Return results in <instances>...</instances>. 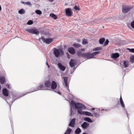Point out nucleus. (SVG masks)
Here are the masks:
<instances>
[{
    "mask_svg": "<svg viewBox=\"0 0 134 134\" xmlns=\"http://www.w3.org/2000/svg\"><path fill=\"white\" fill-rule=\"evenodd\" d=\"M120 102L121 106L123 108H124L125 107V105L123 100L120 101Z\"/></svg>",
    "mask_w": 134,
    "mask_h": 134,
    "instance_id": "32",
    "label": "nucleus"
},
{
    "mask_svg": "<svg viewBox=\"0 0 134 134\" xmlns=\"http://www.w3.org/2000/svg\"><path fill=\"white\" fill-rule=\"evenodd\" d=\"M67 58L68 59H70V57L69 55H68L67 56Z\"/></svg>",
    "mask_w": 134,
    "mask_h": 134,
    "instance_id": "48",
    "label": "nucleus"
},
{
    "mask_svg": "<svg viewBox=\"0 0 134 134\" xmlns=\"http://www.w3.org/2000/svg\"><path fill=\"white\" fill-rule=\"evenodd\" d=\"M95 53V54L96 55L99 53V51L96 52H94Z\"/></svg>",
    "mask_w": 134,
    "mask_h": 134,
    "instance_id": "43",
    "label": "nucleus"
},
{
    "mask_svg": "<svg viewBox=\"0 0 134 134\" xmlns=\"http://www.w3.org/2000/svg\"><path fill=\"white\" fill-rule=\"evenodd\" d=\"M91 54L92 58H93L94 56L96 55L95 54V53H94V52L92 53H91Z\"/></svg>",
    "mask_w": 134,
    "mask_h": 134,
    "instance_id": "41",
    "label": "nucleus"
},
{
    "mask_svg": "<svg viewBox=\"0 0 134 134\" xmlns=\"http://www.w3.org/2000/svg\"><path fill=\"white\" fill-rule=\"evenodd\" d=\"M33 22L32 20H30L27 23L28 25H30L33 24Z\"/></svg>",
    "mask_w": 134,
    "mask_h": 134,
    "instance_id": "36",
    "label": "nucleus"
},
{
    "mask_svg": "<svg viewBox=\"0 0 134 134\" xmlns=\"http://www.w3.org/2000/svg\"><path fill=\"white\" fill-rule=\"evenodd\" d=\"M50 16L51 17L53 18L54 19H56L57 18V17L53 13H51L50 14Z\"/></svg>",
    "mask_w": 134,
    "mask_h": 134,
    "instance_id": "24",
    "label": "nucleus"
},
{
    "mask_svg": "<svg viewBox=\"0 0 134 134\" xmlns=\"http://www.w3.org/2000/svg\"><path fill=\"white\" fill-rule=\"evenodd\" d=\"M74 114L73 111L72 110V107H71L70 108V115L71 116L73 115Z\"/></svg>",
    "mask_w": 134,
    "mask_h": 134,
    "instance_id": "35",
    "label": "nucleus"
},
{
    "mask_svg": "<svg viewBox=\"0 0 134 134\" xmlns=\"http://www.w3.org/2000/svg\"><path fill=\"white\" fill-rule=\"evenodd\" d=\"M75 118L73 119L70 122L69 124V126H70L72 127H74L75 125Z\"/></svg>",
    "mask_w": 134,
    "mask_h": 134,
    "instance_id": "14",
    "label": "nucleus"
},
{
    "mask_svg": "<svg viewBox=\"0 0 134 134\" xmlns=\"http://www.w3.org/2000/svg\"><path fill=\"white\" fill-rule=\"evenodd\" d=\"M77 54L78 56L79 57H84L85 55L84 53L82 54L79 51L77 52Z\"/></svg>",
    "mask_w": 134,
    "mask_h": 134,
    "instance_id": "19",
    "label": "nucleus"
},
{
    "mask_svg": "<svg viewBox=\"0 0 134 134\" xmlns=\"http://www.w3.org/2000/svg\"><path fill=\"white\" fill-rule=\"evenodd\" d=\"M102 49V48L100 47H98L96 48H93L92 49L93 51H97L98 50H101Z\"/></svg>",
    "mask_w": 134,
    "mask_h": 134,
    "instance_id": "27",
    "label": "nucleus"
},
{
    "mask_svg": "<svg viewBox=\"0 0 134 134\" xmlns=\"http://www.w3.org/2000/svg\"><path fill=\"white\" fill-rule=\"evenodd\" d=\"M127 49L129 51L131 52H132L134 53V49L132 48V49H130L129 48H128Z\"/></svg>",
    "mask_w": 134,
    "mask_h": 134,
    "instance_id": "39",
    "label": "nucleus"
},
{
    "mask_svg": "<svg viewBox=\"0 0 134 134\" xmlns=\"http://www.w3.org/2000/svg\"><path fill=\"white\" fill-rule=\"evenodd\" d=\"M25 4L26 5H29L30 6H31V3L30 2H25Z\"/></svg>",
    "mask_w": 134,
    "mask_h": 134,
    "instance_id": "40",
    "label": "nucleus"
},
{
    "mask_svg": "<svg viewBox=\"0 0 134 134\" xmlns=\"http://www.w3.org/2000/svg\"><path fill=\"white\" fill-rule=\"evenodd\" d=\"M65 84H68V77H63Z\"/></svg>",
    "mask_w": 134,
    "mask_h": 134,
    "instance_id": "28",
    "label": "nucleus"
},
{
    "mask_svg": "<svg viewBox=\"0 0 134 134\" xmlns=\"http://www.w3.org/2000/svg\"><path fill=\"white\" fill-rule=\"evenodd\" d=\"M130 61L132 63H133L134 62V56H131L130 58Z\"/></svg>",
    "mask_w": 134,
    "mask_h": 134,
    "instance_id": "20",
    "label": "nucleus"
},
{
    "mask_svg": "<svg viewBox=\"0 0 134 134\" xmlns=\"http://www.w3.org/2000/svg\"><path fill=\"white\" fill-rule=\"evenodd\" d=\"M130 25L132 28L134 29V20L131 22Z\"/></svg>",
    "mask_w": 134,
    "mask_h": 134,
    "instance_id": "34",
    "label": "nucleus"
},
{
    "mask_svg": "<svg viewBox=\"0 0 134 134\" xmlns=\"http://www.w3.org/2000/svg\"><path fill=\"white\" fill-rule=\"evenodd\" d=\"M75 61L73 59H71L70 60L69 62V64L70 66L71 67H73L75 65Z\"/></svg>",
    "mask_w": 134,
    "mask_h": 134,
    "instance_id": "16",
    "label": "nucleus"
},
{
    "mask_svg": "<svg viewBox=\"0 0 134 134\" xmlns=\"http://www.w3.org/2000/svg\"><path fill=\"white\" fill-rule=\"evenodd\" d=\"M132 8V7L123 5L122 7V12L124 13H126Z\"/></svg>",
    "mask_w": 134,
    "mask_h": 134,
    "instance_id": "5",
    "label": "nucleus"
},
{
    "mask_svg": "<svg viewBox=\"0 0 134 134\" xmlns=\"http://www.w3.org/2000/svg\"><path fill=\"white\" fill-rule=\"evenodd\" d=\"M2 94L4 96L8 97L9 94V91L6 88H4L2 90Z\"/></svg>",
    "mask_w": 134,
    "mask_h": 134,
    "instance_id": "8",
    "label": "nucleus"
},
{
    "mask_svg": "<svg viewBox=\"0 0 134 134\" xmlns=\"http://www.w3.org/2000/svg\"><path fill=\"white\" fill-rule=\"evenodd\" d=\"M46 64L48 66V67H49V65L48 64L47 62H46Z\"/></svg>",
    "mask_w": 134,
    "mask_h": 134,
    "instance_id": "49",
    "label": "nucleus"
},
{
    "mask_svg": "<svg viewBox=\"0 0 134 134\" xmlns=\"http://www.w3.org/2000/svg\"><path fill=\"white\" fill-rule=\"evenodd\" d=\"M73 46L74 47L76 48H78L79 47H80V44L77 43V44H73Z\"/></svg>",
    "mask_w": 134,
    "mask_h": 134,
    "instance_id": "30",
    "label": "nucleus"
},
{
    "mask_svg": "<svg viewBox=\"0 0 134 134\" xmlns=\"http://www.w3.org/2000/svg\"><path fill=\"white\" fill-rule=\"evenodd\" d=\"M81 132V129L79 128H78L75 131V133L76 134H79Z\"/></svg>",
    "mask_w": 134,
    "mask_h": 134,
    "instance_id": "25",
    "label": "nucleus"
},
{
    "mask_svg": "<svg viewBox=\"0 0 134 134\" xmlns=\"http://www.w3.org/2000/svg\"><path fill=\"white\" fill-rule=\"evenodd\" d=\"M68 84H65V86L67 87L68 86H69Z\"/></svg>",
    "mask_w": 134,
    "mask_h": 134,
    "instance_id": "50",
    "label": "nucleus"
},
{
    "mask_svg": "<svg viewBox=\"0 0 134 134\" xmlns=\"http://www.w3.org/2000/svg\"><path fill=\"white\" fill-rule=\"evenodd\" d=\"M7 85H6V86H7V87L8 88H10V84H7Z\"/></svg>",
    "mask_w": 134,
    "mask_h": 134,
    "instance_id": "44",
    "label": "nucleus"
},
{
    "mask_svg": "<svg viewBox=\"0 0 134 134\" xmlns=\"http://www.w3.org/2000/svg\"><path fill=\"white\" fill-rule=\"evenodd\" d=\"M104 110L103 109L102 110Z\"/></svg>",
    "mask_w": 134,
    "mask_h": 134,
    "instance_id": "56",
    "label": "nucleus"
},
{
    "mask_svg": "<svg viewBox=\"0 0 134 134\" xmlns=\"http://www.w3.org/2000/svg\"><path fill=\"white\" fill-rule=\"evenodd\" d=\"M51 84H41L38 88L37 90H51Z\"/></svg>",
    "mask_w": 134,
    "mask_h": 134,
    "instance_id": "3",
    "label": "nucleus"
},
{
    "mask_svg": "<svg viewBox=\"0 0 134 134\" xmlns=\"http://www.w3.org/2000/svg\"><path fill=\"white\" fill-rule=\"evenodd\" d=\"M94 109H95V108H92L91 109V110H94Z\"/></svg>",
    "mask_w": 134,
    "mask_h": 134,
    "instance_id": "52",
    "label": "nucleus"
},
{
    "mask_svg": "<svg viewBox=\"0 0 134 134\" xmlns=\"http://www.w3.org/2000/svg\"><path fill=\"white\" fill-rule=\"evenodd\" d=\"M122 100H122V97H121V96L120 97V101H122Z\"/></svg>",
    "mask_w": 134,
    "mask_h": 134,
    "instance_id": "45",
    "label": "nucleus"
},
{
    "mask_svg": "<svg viewBox=\"0 0 134 134\" xmlns=\"http://www.w3.org/2000/svg\"><path fill=\"white\" fill-rule=\"evenodd\" d=\"M71 131V130L68 127L64 134H70Z\"/></svg>",
    "mask_w": 134,
    "mask_h": 134,
    "instance_id": "18",
    "label": "nucleus"
},
{
    "mask_svg": "<svg viewBox=\"0 0 134 134\" xmlns=\"http://www.w3.org/2000/svg\"><path fill=\"white\" fill-rule=\"evenodd\" d=\"M49 1L52 2H53L54 0H48Z\"/></svg>",
    "mask_w": 134,
    "mask_h": 134,
    "instance_id": "51",
    "label": "nucleus"
},
{
    "mask_svg": "<svg viewBox=\"0 0 134 134\" xmlns=\"http://www.w3.org/2000/svg\"><path fill=\"white\" fill-rule=\"evenodd\" d=\"M26 30L30 34H38L39 33V31L35 28L26 29Z\"/></svg>",
    "mask_w": 134,
    "mask_h": 134,
    "instance_id": "4",
    "label": "nucleus"
},
{
    "mask_svg": "<svg viewBox=\"0 0 134 134\" xmlns=\"http://www.w3.org/2000/svg\"><path fill=\"white\" fill-rule=\"evenodd\" d=\"M84 121H87L89 122H93L92 121L91 119L89 118L86 117L84 118Z\"/></svg>",
    "mask_w": 134,
    "mask_h": 134,
    "instance_id": "17",
    "label": "nucleus"
},
{
    "mask_svg": "<svg viewBox=\"0 0 134 134\" xmlns=\"http://www.w3.org/2000/svg\"><path fill=\"white\" fill-rule=\"evenodd\" d=\"M42 39L43 42L47 44L51 43L53 41V39L51 38L45 39L43 37H42L39 39L40 41V39Z\"/></svg>",
    "mask_w": 134,
    "mask_h": 134,
    "instance_id": "6",
    "label": "nucleus"
},
{
    "mask_svg": "<svg viewBox=\"0 0 134 134\" xmlns=\"http://www.w3.org/2000/svg\"><path fill=\"white\" fill-rule=\"evenodd\" d=\"M55 92L57 93H58V94H59V95H61V93L60 92H59V91L58 90H56V91H55Z\"/></svg>",
    "mask_w": 134,
    "mask_h": 134,
    "instance_id": "42",
    "label": "nucleus"
},
{
    "mask_svg": "<svg viewBox=\"0 0 134 134\" xmlns=\"http://www.w3.org/2000/svg\"><path fill=\"white\" fill-rule=\"evenodd\" d=\"M35 13L36 14L39 15L41 14L42 13V12L41 11L38 10H36L35 11Z\"/></svg>",
    "mask_w": 134,
    "mask_h": 134,
    "instance_id": "31",
    "label": "nucleus"
},
{
    "mask_svg": "<svg viewBox=\"0 0 134 134\" xmlns=\"http://www.w3.org/2000/svg\"><path fill=\"white\" fill-rule=\"evenodd\" d=\"M93 115L94 116L96 117H98L99 116V114L96 112H94Z\"/></svg>",
    "mask_w": 134,
    "mask_h": 134,
    "instance_id": "33",
    "label": "nucleus"
},
{
    "mask_svg": "<svg viewBox=\"0 0 134 134\" xmlns=\"http://www.w3.org/2000/svg\"><path fill=\"white\" fill-rule=\"evenodd\" d=\"M105 41V39L104 38H100L99 40V43L101 44H102Z\"/></svg>",
    "mask_w": 134,
    "mask_h": 134,
    "instance_id": "26",
    "label": "nucleus"
},
{
    "mask_svg": "<svg viewBox=\"0 0 134 134\" xmlns=\"http://www.w3.org/2000/svg\"><path fill=\"white\" fill-rule=\"evenodd\" d=\"M81 51H85V50L84 48H82L81 49Z\"/></svg>",
    "mask_w": 134,
    "mask_h": 134,
    "instance_id": "47",
    "label": "nucleus"
},
{
    "mask_svg": "<svg viewBox=\"0 0 134 134\" xmlns=\"http://www.w3.org/2000/svg\"><path fill=\"white\" fill-rule=\"evenodd\" d=\"M82 43L83 45H85L88 43L87 40L84 39L82 41Z\"/></svg>",
    "mask_w": 134,
    "mask_h": 134,
    "instance_id": "29",
    "label": "nucleus"
},
{
    "mask_svg": "<svg viewBox=\"0 0 134 134\" xmlns=\"http://www.w3.org/2000/svg\"><path fill=\"white\" fill-rule=\"evenodd\" d=\"M18 13L20 14H23L25 13V11L24 9H22L18 11Z\"/></svg>",
    "mask_w": 134,
    "mask_h": 134,
    "instance_id": "23",
    "label": "nucleus"
},
{
    "mask_svg": "<svg viewBox=\"0 0 134 134\" xmlns=\"http://www.w3.org/2000/svg\"><path fill=\"white\" fill-rule=\"evenodd\" d=\"M119 56V55L118 53H113L111 55V58H118Z\"/></svg>",
    "mask_w": 134,
    "mask_h": 134,
    "instance_id": "13",
    "label": "nucleus"
},
{
    "mask_svg": "<svg viewBox=\"0 0 134 134\" xmlns=\"http://www.w3.org/2000/svg\"><path fill=\"white\" fill-rule=\"evenodd\" d=\"M123 64L125 67H127L129 65V62L127 61H124Z\"/></svg>",
    "mask_w": 134,
    "mask_h": 134,
    "instance_id": "22",
    "label": "nucleus"
},
{
    "mask_svg": "<svg viewBox=\"0 0 134 134\" xmlns=\"http://www.w3.org/2000/svg\"><path fill=\"white\" fill-rule=\"evenodd\" d=\"M5 77L3 76H0V83L1 84H4L5 82Z\"/></svg>",
    "mask_w": 134,
    "mask_h": 134,
    "instance_id": "15",
    "label": "nucleus"
},
{
    "mask_svg": "<svg viewBox=\"0 0 134 134\" xmlns=\"http://www.w3.org/2000/svg\"><path fill=\"white\" fill-rule=\"evenodd\" d=\"M53 52L54 55L57 57H58L59 55H63L64 54L63 51L61 49H58L54 48Z\"/></svg>",
    "mask_w": 134,
    "mask_h": 134,
    "instance_id": "2",
    "label": "nucleus"
},
{
    "mask_svg": "<svg viewBox=\"0 0 134 134\" xmlns=\"http://www.w3.org/2000/svg\"><path fill=\"white\" fill-rule=\"evenodd\" d=\"M58 65L59 68L61 70L63 71H64L65 70L66 68L64 66L62 65L61 63H58Z\"/></svg>",
    "mask_w": 134,
    "mask_h": 134,
    "instance_id": "11",
    "label": "nucleus"
},
{
    "mask_svg": "<svg viewBox=\"0 0 134 134\" xmlns=\"http://www.w3.org/2000/svg\"><path fill=\"white\" fill-rule=\"evenodd\" d=\"M21 3L23 4H25V2H21Z\"/></svg>",
    "mask_w": 134,
    "mask_h": 134,
    "instance_id": "53",
    "label": "nucleus"
},
{
    "mask_svg": "<svg viewBox=\"0 0 134 134\" xmlns=\"http://www.w3.org/2000/svg\"><path fill=\"white\" fill-rule=\"evenodd\" d=\"M70 105L72 106H74V108L75 109H77L78 113L80 115H85L88 116H93V115L90 112L85 111H81L82 109L85 107L84 105L83 104H80L79 103H75L73 100H71L70 103Z\"/></svg>",
    "mask_w": 134,
    "mask_h": 134,
    "instance_id": "1",
    "label": "nucleus"
},
{
    "mask_svg": "<svg viewBox=\"0 0 134 134\" xmlns=\"http://www.w3.org/2000/svg\"><path fill=\"white\" fill-rule=\"evenodd\" d=\"M52 84H56V82L55 81H52Z\"/></svg>",
    "mask_w": 134,
    "mask_h": 134,
    "instance_id": "46",
    "label": "nucleus"
},
{
    "mask_svg": "<svg viewBox=\"0 0 134 134\" xmlns=\"http://www.w3.org/2000/svg\"><path fill=\"white\" fill-rule=\"evenodd\" d=\"M82 134H86L85 133H83Z\"/></svg>",
    "mask_w": 134,
    "mask_h": 134,
    "instance_id": "55",
    "label": "nucleus"
},
{
    "mask_svg": "<svg viewBox=\"0 0 134 134\" xmlns=\"http://www.w3.org/2000/svg\"><path fill=\"white\" fill-rule=\"evenodd\" d=\"M89 125V123L85 122L81 125V126L83 129H85L88 127Z\"/></svg>",
    "mask_w": 134,
    "mask_h": 134,
    "instance_id": "10",
    "label": "nucleus"
},
{
    "mask_svg": "<svg viewBox=\"0 0 134 134\" xmlns=\"http://www.w3.org/2000/svg\"><path fill=\"white\" fill-rule=\"evenodd\" d=\"M66 15L68 16H71L73 14L72 12L71 9L68 8L65 9Z\"/></svg>",
    "mask_w": 134,
    "mask_h": 134,
    "instance_id": "7",
    "label": "nucleus"
},
{
    "mask_svg": "<svg viewBox=\"0 0 134 134\" xmlns=\"http://www.w3.org/2000/svg\"><path fill=\"white\" fill-rule=\"evenodd\" d=\"M85 55L83 58H87V59H89L92 58L91 55V54L90 53H84Z\"/></svg>",
    "mask_w": 134,
    "mask_h": 134,
    "instance_id": "9",
    "label": "nucleus"
},
{
    "mask_svg": "<svg viewBox=\"0 0 134 134\" xmlns=\"http://www.w3.org/2000/svg\"><path fill=\"white\" fill-rule=\"evenodd\" d=\"M74 9L76 10H80V8L77 6H75L74 7Z\"/></svg>",
    "mask_w": 134,
    "mask_h": 134,
    "instance_id": "37",
    "label": "nucleus"
},
{
    "mask_svg": "<svg viewBox=\"0 0 134 134\" xmlns=\"http://www.w3.org/2000/svg\"><path fill=\"white\" fill-rule=\"evenodd\" d=\"M109 41L108 40H107L106 41L104 42V46H105L107 45L109 43Z\"/></svg>",
    "mask_w": 134,
    "mask_h": 134,
    "instance_id": "38",
    "label": "nucleus"
},
{
    "mask_svg": "<svg viewBox=\"0 0 134 134\" xmlns=\"http://www.w3.org/2000/svg\"><path fill=\"white\" fill-rule=\"evenodd\" d=\"M126 114H127V116L128 117V113H126Z\"/></svg>",
    "mask_w": 134,
    "mask_h": 134,
    "instance_id": "54",
    "label": "nucleus"
},
{
    "mask_svg": "<svg viewBox=\"0 0 134 134\" xmlns=\"http://www.w3.org/2000/svg\"><path fill=\"white\" fill-rule=\"evenodd\" d=\"M68 51L70 53L72 54H74L75 53V49L72 47L69 48Z\"/></svg>",
    "mask_w": 134,
    "mask_h": 134,
    "instance_id": "12",
    "label": "nucleus"
},
{
    "mask_svg": "<svg viewBox=\"0 0 134 134\" xmlns=\"http://www.w3.org/2000/svg\"><path fill=\"white\" fill-rule=\"evenodd\" d=\"M57 84H51V89L54 90L57 87Z\"/></svg>",
    "mask_w": 134,
    "mask_h": 134,
    "instance_id": "21",
    "label": "nucleus"
}]
</instances>
